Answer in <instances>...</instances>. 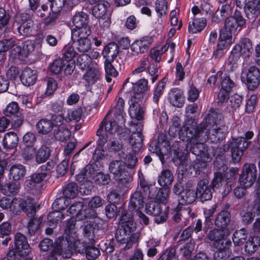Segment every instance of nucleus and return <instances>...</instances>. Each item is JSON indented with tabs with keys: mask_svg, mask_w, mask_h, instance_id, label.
Instances as JSON below:
<instances>
[{
	"mask_svg": "<svg viewBox=\"0 0 260 260\" xmlns=\"http://www.w3.org/2000/svg\"><path fill=\"white\" fill-rule=\"evenodd\" d=\"M230 213L226 210L221 211L216 217L215 223L216 226L221 229H227L226 226L230 221Z\"/></svg>",
	"mask_w": 260,
	"mask_h": 260,
	"instance_id": "ea45409f",
	"label": "nucleus"
},
{
	"mask_svg": "<svg viewBox=\"0 0 260 260\" xmlns=\"http://www.w3.org/2000/svg\"><path fill=\"white\" fill-rule=\"evenodd\" d=\"M234 51L243 57H249L253 52L252 43L248 39H243L239 44L235 46Z\"/></svg>",
	"mask_w": 260,
	"mask_h": 260,
	"instance_id": "393cba45",
	"label": "nucleus"
},
{
	"mask_svg": "<svg viewBox=\"0 0 260 260\" xmlns=\"http://www.w3.org/2000/svg\"><path fill=\"white\" fill-rule=\"evenodd\" d=\"M19 107L16 102L10 103L3 110L4 114L7 116H11L17 114L19 111Z\"/></svg>",
	"mask_w": 260,
	"mask_h": 260,
	"instance_id": "bf43d9fd",
	"label": "nucleus"
},
{
	"mask_svg": "<svg viewBox=\"0 0 260 260\" xmlns=\"http://www.w3.org/2000/svg\"><path fill=\"white\" fill-rule=\"evenodd\" d=\"M138 126L139 129H136V132H133L129 138V143L131 146L133 153L127 151V148L118 140H113L107 145L109 151L116 153L119 158L125 161L127 167L133 169L137 162V158L135 153L138 152L142 146V135L141 133L142 126L141 124L133 125L131 129L136 128Z\"/></svg>",
	"mask_w": 260,
	"mask_h": 260,
	"instance_id": "f03ea898",
	"label": "nucleus"
},
{
	"mask_svg": "<svg viewBox=\"0 0 260 260\" xmlns=\"http://www.w3.org/2000/svg\"><path fill=\"white\" fill-rule=\"evenodd\" d=\"M242 100V97L237 94L231 96L227 106L229 111L232 112L236 111L240 107Z\"/></svg>",
	"mask_w": 260,
	"mask_h": 260,
	"instance_id": "8fccbe9b",
	"label": "nucleus"
},
{
	"mask_svg": "<svg viewBox=\"0 0 260 260\" xmlns=\"http://www.w3.org/2000/svg\"><path fill=\"white\" fill-rule=\"evenodd\" d=\"M127 168H129L127 167L125 160L123 161L122 160H113L109 164L110 172L113 174L114 178L118 180L122 185H125L132 180V177Z\"/></svg>",
	"mask_w": 260,
	"mask_h": 260,
	"instance_id": "9d476101",
	"label": "nucleus"
},
{
	"mask_svg": "<svg viewBox=\"0 0 260 260\" xmlns=\"http://www.w3.org/2000/svg\"><path fill=\"white\" fill-rule=\"evenodd\" d=\"M54 136L59 141L68 140L71 136V132L65 124L57 125L54 122Z\"/></svg>",
	"mask_w": 260,
	"mask_h": 260,
	"instance_id": "7c9ffc66",
	"label": "nucleus"
},
{
	"mask_svg": "<svg viewBox=\"0 0 260 260\" xmlns=\"http://www.w3.org/2000/svg\"><path fill=\"white\" fill-rule=\"evenodd\" d=\"M256 177V168L254 165H245L244 166L239 182L243 187H250L254 183Z\"/></svg>",
	"mask_w": 260,
	"mask_h": 260,
	"instance_id": "2eb2a0df",
	"label": "nucleus"
},
{
	"mask_svg": "<svg viewBox=\"0 0 260 260\" xmlns=\"http://www.w3.org/2000/svg\"><path fill=\"white\" fill-rule=\"evenodd\" d=\"M121 212L119 224L123 228L122 231L117 232L115 238L120 245L125 244L122 247L128 249L136 242L139 237V233H133L136 229V223L134 221L133 216L130 212L125 211L123 208H120L118 213Z\"/></svg>",
	"mask_w": 260,
	"mask_h": 260,
	"instance_id": "7ed1b4c3",
	"label": "nucleus"
},
{
	"mask_svg": "<svg viewBox=\"0 0 260 260\" xmlns=\"http://www.w3.org/2000/svg\"><path fill=\"white\" fill-rule=\"evenodd\" d=\"M91 62H96L95 61H90V57L86 54H82L78 57L77 59V64L79 66L82 70H84L88 68Z\"/></svg>",
	"mask_w": 260,
	"mask_h": 260,
	"instance_id": "6e6d98bb",
	"label": "nucleus"
},
{
	"mask_svg": "<svg viewBox=\"0 0 260 260\" xmlns=\"http://www.w3.org/2000/svg\"><path fill=\"white\" fill-rule=\"evenodd\" d=\"M95 165H88L85 168V171L77 175V180L80 182L90 181L93 178L95 182L100 185L108 184L110 178L108 174L102 172H96L94 170Z\"/></svg>",
	"mask_w": 260,
	"mask_h": 260,
	"instance_id": "1a4fd4ad",
	"label": "nucleus"
},
{
	"mask_svg": "<svg viewBox=\"0 0 260 260\" xmlns=\"http://www.w3.org/2000/svg\"><path fill=\"white\" fill-rule=\"evenodd\" d=\"M197 195L198 194L202 201L209 200L212 195L211 188L209 186V181L207 179L200 180L198 183Z\"/></svg>",
	"mask_w": 260,
	"mask_h": 260,
	"instance_id": "b1692460",
	"label": "nucleus"
},
{
	"mask_svg": "<svg viewBox=\"0 0 260 260\" xmlns=\"http://www.w3.org/2000/svg\"><path fill=\"white\" fill-rule=\"evenodd\" d=\"M165 79H163L161 81L158 82L157 86L154 88L153 100L156 104L158 103L159 98L163 93V89L165 86Z\"/></svg>",
	"mask_w": 260,
	"mask_h": 260,
	"instance_id": "4d7b16f0",
	"label": "nucleus"
},
{
	"mask_svg": "<svg viewBox=\"0 0 260 260\" xmlns=\"http://www.w3.org/2000/svg\"><path fill=\"white\" fill-rule=\"evenodd\" d=\"M8 50H10L11 55L14 57H16L20 54H22V49L20 45V42H16L13 40V43L9 46Z\"/></svg>",
	"mask_w": 260,
	"mask_h": 260,
	"instance_id": "e2e57ef3",
	"label": "nucleus"
},
{
	"mask_svg": "<svg viewBox=\"0 0 260 260\" xmlns=\"http://www.w3.org/2000/svg\"><path fill=\"white\" fill-rule=\"evenodd\" d=\"M48 175L47 172L32 174L25 182V189L32 194H38L43 186V181Z\"/></svg>",
	"mask_w": 260,
	"mask_h": 260,
	"instance_id": "f8f14e48",
	"label": "nucleus"
},
{
	"mask_svg": "<svg viewBox=\"0 0 260 260\" xmlns=\"http://www.w3.org/2000/svg\"><path fill=\"white\" fill-rule=\"evenodd\" d=\"M148 81L145 79H140L133 84L134 95L132 97L133 100H138L141 103H144L148 98L147 91L148 90Z\"/></svg>",
	"mask_w": 260,
	"mask_h": 260,
	"instance_id": "6ab92c4d",
	"label": "nucleus"
},
{
	"mask_svg": "<svg viewBox=\"0 0 260 260\" xmlns=\"http://www.w3.org/2000/svg\"><path fill=\"white\" fill-rule=\"evenodd\" d=\"M18 142V138L14 132L6 133L3 140L4 147L8 149H14L16 148Z\"/></svg>",
	"mask_w": 260,
	"mask_h": 260,
	"instance_id": "c9c22d12",
	"label": "nucleus"
},
{
	"mask_svg": "<svg viewBox=\"0 0 260 260\" xmlns=\"http://www.w3.org/2000/svg\"><path fill=\"white\" fill-rule=\"evenodd\" d=\"M207 22L204 18H194L188 24V31L190 33L196 34L201 31L206 26Z\"/></svg>",
	"mask_w": 260,
	"mask_h": 260,
	"instance_id": "4c0bfd02",
	"label": "nucleus"
},
{
	"mask_svg": "<svg viewBox=\"0 0 260 260\" xmlns=\"http://www.w3.org/2000/svg\"><path fill=\"white\" fill-rule=\"evenodd\" d=\"M170 190L167 187L160 188L156 196V199L161 203L150 202L145 207L146 212L154 217V221L157 223L165 222L168 217L169 209L165 205L169 196Z\"/></svg>",
	"mask_w": 260,
	"mask_h": 260,
	"instance_id": "20e7f679",
	"label": "nucleus"
},
{
	"mask_svg": "<svg viewBox=\"0 0 260 260\" xmlns=\"http://www.w3.org/2000/svg\"><path fill=\"white\" fill-rule=\"evenodd\" d=\"M172 173L168 170H162L158 177V182L161 186L167 187L170 185L173 181Z\"/></svg>",
	"mask_w": 260,
	"mask_h": 260,
	"instance_id": "a18cd8bd",
	"label": "nucleus"
},
{
	"mask_svg": "<svg viewBox=\"0 0 260 260\" xmlns=\"http://www.w3.org/2000/svg\"><path fill=\"white\" fill-rule=\"evenodd\" d=\"M153 41V38L149 36H145L135 40L131 45V56H136L147 51Z\"/></svg>",
	"mask_w": 260,
	"mask_h": 260,
	"instance_id": "f3484780",
	"label": "nucleus"
},
{
	"mask_svg": "<svg viewBox=\"0 0 260 260\" xmlns=\"http://www.w3.org/2000/svg\"><path fill=\"white\" fill-rule=\"evenodd\" d=\"M72 22L75 26L74 29L90 27L88 25V15L83 12H79L76 13L73 16Z\"/></svg>",
	"mask_w": 260,
	"mask_h": 260,
	"instance_id": "473e14b6",
	"label": "nucleus"
},
{
	"mask_svg": "<svg viewBox=\"0 0 260 260\" xmlns=\"http://www.w3.org/2000/svg\"><path fill=\"white\" fill-rule=\"evenodd\" d=\"M78 212L79 211H77V213L73 215L69 213L68 210H67L68 215L72 216V218L67 221L66 229L65 230L66 233L68 234L66 239L69 249L66 251H61L58 250L57 249H55L53 251L55 253L62 255V257L65 258L70 257L72 254L73 251L76 252L81 253L83 252L84 250V246L78 240V236L75 230L76 222L74 217V215H75L76 219L80 220V219L77 218V214Z\"/></svg>",
	"mask_w": 260,
	"mask_h": 260,
	"instance_id": "39448f33",
	"label": "nucleus"
},
{
	"mask_svg": "<svg viewBox=\"0 0 260 260\" xmlns=\"http://www.w3.org/2000/svg\"><path fill=\"white\" fill-rule=\"evenodd\" d=\"M252 131H248L244 137L233 139L231 143L232 157L234 162H238L241 160L243 151L248 147L251 142L249 141L253 137Z\"/></svg>",
	"mask_w": 260,
	"mask_h": 260,
	"instance_id": "6e6552de",
	"label": "nucleus"
},
{
	"mask_svg": "<svg viewBox=\"0 0 260 260\" xmlns=\"http://www.w3.org/2000/svg\"><path fill=\"white\" fill-rule=\"evenodd\" d=\"M144 206V199L142 194L139 191L135 192L131 198L129 203V208L132 210H137L142 208Z\"/></svg>",
	"mask_w": 260,
	"mask_h": 260,
	"instance_id": "f704fd0d",
	"label": "nucleus"
},
{
	"mask_svg": "<svg viewBox=\"0 0 260 260\" xmlns=\"http://www.w3.org/2000/svg\"><path fill=\"white\" fill-rule=\"evenodd\" d=\"M83 220L89 219L84 222L83 226V233L86 237H89L91 234H93L99 228L102 226L103 220L99 218H84V214L82 215Z\"/></svg>",
	"mask_w": 260,
	"mask_h": 260,
	"instance_id": "4be33fe9",
	"label": "nucleus"
},
{
	"mask_svg": "<svg viewBox=\"0 0 260 260\" xmlns=\"http://www.w3.org/2000/svg\"><path fill=\"white\" fill-rule=\"evenodd\" d=\"M53 128H54V121L52 122L46 119L40 120L37 124L38 132L43 135L49 133Z\"/></svg>",
	"mask_w": 260,
	"mask_h": 260,
	"instance_id": "58836bf2",
	"label": "nucleus"
},
{
	"mask_svg": "<svg viewBox=\"0 0 260 260\" xmlns=\"http://www.w3.org/2000/svg\"><path fill=\"white\" fill-rule=\"evenodd\" d=\"M105 123L103 124V128L101 131H100V133L99 134H98V132H96L97 135L100 136L102 135V136L100 137L98 142H97V147L96 148H103V147L107 142V137H108L109 135L113 134L114 133L119 132L120 128H118L117 130L115 132H114L113 133H111L109 132H108L106 131L105 129ZM98 132V131H97Z\"/></svg>",
	"mask_w": 260,
	"mask_h": 260,
	"instance_id": "864d4df0",
	"label": "nucleus"
},
{
	"mask_svg": "<svg viewBox=\"0 0 260 260\" xmlns=\"http://www.w3.org/2000/svg\"><path fill=\"white\" fill-rule=\"evenodd\" d=\"M143 103L139 102L138 100L135 101L131 98L129 109V114L132 119L141 120L144 117L145 110L142 106Z\"/></svg>",
	"mask_w": 260,
	"mask_h": 260,
	"instance_id": "5701e85b",
	"label": "nucleus"
},
{
	"mask_svg": "<svg viewBox=\"0 0 260 260\" xmlns=\"http://www.w3.org/2000/svg\"><path fill=\"white\" fill-rule=\"evenodd\" d=\"M11 211L17 214L21 211L27 212V214H30L33 216L36 214L35 206L32 201H29L28 203L21 198H15L11 201Z\"/></svg>",
	"mask_w": 260,
	"mask_h": 260,
	"instance_id": "dca6fc26",
	"label": "nucleus"
},
{
	"mask_svg": "<svg viewBox=\"0 0 260 260\" xmlns=\"http://www.w3.org/2000/svg\"><path fill=\"white\" fill-rule=\"evenodd\" d=\"M64 218V215L62 212L53 211L49 214L48 219L50 223L56 224Z\"/></svg>",
	"mask_w": 260,
	"mask_h": 260,
	"instance_id": "774afa93",
	"label": "nucleus"
},
{
	"mask_svg": "<svg viewBox=\"0 0 260 260\" xmlns=\"http://www.w3.org/2000/svg\"><path fill=\"white\" fill-rule=\"evenodd\" d=\"M37 75L36 71L29 68H25L22 72L20 79L22 83L26 86H30L35 83Z\"/></svg>",
	"mask_w": 260,
	"mask_h": 260,
	"instance_id": "c85d7f7f",
	"label": "nucleus"
},
{
	"mask_svg": "<svg viewBox=\"0 0 260 260\" xmlns=\"http://www.w3.org/2000/svg\"><path fill=\"white\" fill-rule=\"evenodd\" d=\"M102 71L98 62H91L83 76V79L89 84H93L100 80Z\"/></svg>",
	"mask_w": 260,
	"mask_h": 260,
	"instance_id": "a211bd4d",
	"label": "nucleus"
},
{
	"mask_svg": "<svg viewBox=\"0 0 260 260\" xmlns=\"http://www.w3.org/2000/svg\"><path fill=\"white\" fill-rule=\"evenodd\" d=\"M230 235L229 229H214L211 231L208 235L210 240L218 242L226 238Z\"/></svg>",
	"mask_w": 260,
	"mask_h": 260,
	"instance_id": "c03bdc74",
	"label": "nucleus"
},
{
	"mask_svg": "<svg viewBox=\"0 0 260 260\" xmlns=\"http://www.w3.org/2000/svg\"><path fill=\"white\" fill-rule=\"evenodd\" d=\"M257 243L258 237H250L248 241L246 242L245 245V250L249 253H252L255 251L257 249V244H255L254 241Z\"/></svg>",
	"mask_w": 260,
	"mask_h": 260,
	"instance_id": "052dcab7",
	"label": "nucleus"
},
{
	"mask_svg": "<svg viewBox=\"0 0 260 260\" xmlns=\"http://www.w3.org/2000/svg\"><path fill=\"white\" fill-rule=\"evenodd\" d=\"M242 81L249 90L255 89L260 83V72L255 67H250L247 71H243L241 75Z\"/></svg>",
	"mask_w": 260,
	"mask_h": 260,
	"instance_id": "ddd939ff",
	"label": "nucleus"
},
{
	"mask_svg": "<svg viewBox=\"0 0 260 260\" xmlns=\"http://www.w3.org/2000/svg\"><path fill=\"white\" fill-rule=\"evenodd\" d=\"M35 214L31 216L30 214L27 215L29 217H31L28 223V230L29 233L32 234L39 229L41 223L40 220L35 217Z\"/></svg>",
	"mask_w": 260,
	"mask_h": 260,
	"instance_id": "13d9d810",
	"label": "nucleus"
},
{
	"mask_svg": "<svg viewBox=\"0 0 260 260\" xmlns=\"http://www.w3.org/2000/svg\"><path fill=\"white\" fill-rule=\"evenodd\" d=\"M119 53V46L115 43H112L108 44L104 49L103 55L104 57L107 58L109 60L111 58L113 60Z\"/></svg>",
	"mask_w": 260,
	"mask_h": 260,
	"instance_id": "79ce46f5",
	"label": "nucleus"
},
{
	"mask_svg": "<svg viewBox=\"0 0 260 260\" xmlns=\"http://www.w3.org/2000/svg\"><path fill=\"white\" fill-rule=\"evenodd\" d=\"M124 101L121 98H119L117 101L116 105L107 114L106 117L102 122L98 134L103 128V124L105 123V129L111 133H113L121 127L119 124H123L124 123Z\"/></svg>",
	"mask_w": 260,
	"mask_h": 260,
	"instance_id": "423d86ee",
	"label": "nucleus"
},
{
	"mask_svg": "<svg viewBox=\"0 0 260 260\" xmlns=\"http://www.w3.org/2000/svg\"><path fill=\"white\" fill-rule=\"evenodd\" d=\"M73 45L77 51L82 53L88 51L91 47V43L89 39L79 41H73Z\"/></svg>",
	"mask_w": 260,
	"mask_h": 260,
	"instance_id": "09e8293b",
	"label": "nucleus"
},
{
	"mask_svg": "<svg viewBox=\"0 0 260 260\" xmlns=\"http://www.w3.org/2000/svg\"><path fill=\"white\" fill-rule=\"evenodd\" d=\"M149 150L153 153H155L159 157V159L162 162L164 163V155L168 154L171 151V148L167 142H164L159 144V146H155L154 148L152 144L149 147Z\"/></svg>",
	"mask_w": 260,
	"mask_h": 260,
	"instance_id": "cd10ccee",
	"label": "nucleus"
},
{
	"mask_svg": "<svg viewBox=\"0 0 260 260\" xmlns=\"http://www.w3.org/2000/svg\"><path fill=\"white\" fill-rule=\"evenodd\" d=\"M63 65V61L61 59H56L50 65V70L51 72L58 74L62 70Z\"/></svg>",
	"mask_w": 260,
	"mask_h": 260,
	"instance_id": "338daca9",
	"label": "nucleus"
},
{
	"mask_svg": "<svg viewBox=\"0 0 260 260\" xmlns=\"http://www.w3.org/2000/svg\"><path fill=\"white\" fill-rule=\"evenodd\" d=\"M197 197V193L193 190L184 189L179 197V206L193 203L196 201Z\"/></svg>",
	"mask_w": 260,
	"mask_h": 260,
	"instance_id": "2f4dec72",
	"label": "nucleus"
},
{
	"mask_svg": "<svg viewBox=\"0 0 260 260\" xmlns=\"http://www.w3.org/2000/svg\"><path fill=\"white\" fill-rule=\"evenodd\" d=\"M234 42L235 38L231 35V34L220 30L216 48L213 52V56L216 58H222Z\"/></svg>",
	"mask_w": 260,
	"mask_h": 260,
	"instance_id": "9b49d317",
	"label": "nucleus"
},
{
	"mask_svg": "<svg viewBox=\"0 0 260 260\" xmlns=\"http://www.w3.org/2000/svg\"><path fill=\"white\" fill-rule=\"evenodd\" d=\"M220 115L214 111H210L206 118L205 122L197 126L196 122L192 120L186 121L180 128V120L177 116L173 117V123L169 128V135L175 137L177 134L183 141L188 142L192 153L197 156V159L205 163L210 161L213 154L206 147L204 142L207 140L216 143L225 137V128H219L217 126L218 118Z\"/></svg>",
	"mask_w": 260,
	"mask_h": 260,
	"instance_id": "f257e3e1",
	"label": "nucleus"
},
{
	"mask_svg": "<svg viewBox=\"0 0 260 260\" xmlns=\"http://www.w3.org/2000/svg\"><path fill=\"white\" fill-rule=\"evenodd\" d=\"M109 6V3L107 1H102L101 3L95 4L92 10L93 15L98 18L106 16L107 10Z\"/></svg>",
	"mask_w": 260,
	"mask_h": 260,
	"instance_id": "a19ab883",
	"label": "nucleus"
},
{
	"mask_svg": "<svg viewBox=\"0 0 260 260\" xmlns=\"http://www.w3.org/2000/svg\"><path fill=\"white\" fill-rule=\"evenodd\" d=\"M50 144L45 142L36 152V161L38 164L45 162L50 155Z\"/></svg>",
	"mask_w": 260,
	"mask_h": 260,
	"instance_id": "72a5a7b5",
	"label": "nucleus"
},
{
	"mask_svg": "<svg viewBox=\"0 0 260 260\" xmlns=\"http://www.w3.org/2000/svg\"><path fill=\"white\" fill-rule=\"evenodd\" d=\"M232 8L229 4L223 5L220 10L217 11L216 14L212 18L214 21H220L231 13Z\"/></svg>",
	"mask_w": 260,
	"mask_h": 260,
	"instance_id": "de8ad7c7",
	"label": "nucleus"
},
{
	"mask_svg": "<svg viewBox=\"0 0 260 260\" xmlns=\"http://www.w3.org/2000/svg\"><path fill=\"white\" fill-rule=\"evenodd\" d=\"M245 21L243 17L239 14L231 16L226 19L224 27L221 30L231 34L232 36L236 35L245 24Z\"/></svg>",
	"mask_w": 260,
	"mask_h": 260,
	"instance_id": "4468645a",
	"label": "nucleus"
},
{
	"mask_svg": "<svg viewBox=\"0 0 260 260\" xmlns=\"http://www.w3.org/2000/svg\"><path fill=\"white\" fill-rule=\"evenodd\" d=\"M15 246L16 247V252L20 256L19 259L27 260L28 258L24 257L28 253V248L29 245L28 244L26 237L22 234L17 233L15 236Z\"/></svg>",
	"mask_w": 260,
	"mask_h": 260,
	"instance_id": "412c9836",
	"label": "nucleus"
},
{
	"mask_svg": "<svg viewBox=\"0 0 260 260\" xmlns=\"http://www.w3.org/2000/svg\"><path fill=\"white\" fill-rule=\"evenodd\" d=\"M246 238V230L245 229H241L234 233L233 241L235 245L240 246L244 243Z\"/></svg>",
	"mask_w": 260,
	"mask_h": 260,
	"instance_id": "3c124183",
	"label": "nucleus"
},
{
	"mask_svg": "<svg viewBox=\"0 0 260 260\" xmlns=\"http://www.w3.org/2000/svg\"><path fill=\"white\" fill-rule=\"evenodd\" d=\"M244 9L247 17L249 19L254 18L259 13L260 0H247Z\"/></svg>",
	"mask_w": 260,
	"mask_h": 260,
	"instance_id": "bb28decb",
	"label": "nucleus"
},
{
	"mask_svg": "<svg viewBox=\"0 0 260 260\" xmlns=\"http://www.w3.org/2000/svg\"><path fill=\"white\" fill-rule=\"evenodd\" d=\"M49 1L51 3V10L53 13H59L63 7H66L68 9H71L74 7L68 5L69 0H49Z\"/></svg>",
	"mask_w": 260,
	"mask_h": 260,
	"instance_id": "49530a36",
	"label": "nucleus"
},
{
	"mask_svg": "<svg viewBox=\"0 0 260 260\" xmlns=\"http://www.w3.org/2000/svg\"><path fill=\"white\" fill-rule=\"evenodd\" d=\"M19 184L17 182H12L7 184L2 188V191L5 194L16 193L19 189Z\"/></svg>",
	"mask_w": 260,
	"mask_h": 260,
	"instance_id": "680f3d73",
	"label": "nucleus"
},
{
	"mask_svg": "<svg viewBox=\"0 0 260 260\" xmlns=\"http://www.w3.org/2000/svg\"><path fill=\"white\" fill-rule=\"evenodd\" d=\"M91 34L90 27H83L82 28L73 29L72 30V41H81L89 39V36Z\"/></svg>",
	"mask_w": 260,
	"mask_h": 260,
	"instance_id": "e433bc0d",
	"label": "nucleus"
},
{
	"mask_svg": "<svg viewBox=\"0 0 260 260\" xmlns=\"http://www.w3.org/2000/svg\"><path fill=\"white\" fill-rule=\"evenodd\" d=\"M76 54L77 52L75 50L74 46L69 45L65 47L63 57L67 61H74L73 59Z\"/></svg>",
	"mask_w": 260,
	"mask_h": 260,
	"instance_id": "0e129e2a",
	"label": "nucleus"
},
{
	"mask_svg": "<svg viewBox=\"0 0 260 260\" xmlns=\"http://www.w3.org/2000/svg\"><path fill=\"white\" fill-rule=\"evenodd\" d=\"M147 63V60L145 59L142 61L140 66L135 69L126 79L124 83V86L126 85L127 82H129V81H131L132 84H133V82L139 78L141 76L142 73L145 71Z\"/></svg>",
	"mask_w": 260,
	"mask_h": 260,
	"instance_id": "37998d69",
	"label": "nucleus"
},
{
	"mask_svg": "<svg viewBox=\"0 0 260 260\" xmlns=\"http://www.w3.org/2000/svg\"><path fill=\"white\" fill-rule=\"evenodd\" d=\"M155 4V9L158 17L161 18L167 14L168 7L166 0H157Z\"/></svg>",
	"mask_w": 260,
	"mask_h": 260,
	"instance_id": "5fc2aeb1",
	"label": "nucleus"
},
{
	"mask_svg": "<svg viewBox=\"0 0 260 260\" xmlns=\"http://www.w3.org/2000/svg\"><path fill=\"white\" fill-rule=\"evenodd\" d=\"M26 173L25 167L20 164L11 165L9 169V175L14 180H19L25 176Z\"/></svg>",
	"mask_w": 260,
	"mask_h": 260,
	"instance_id": "c756f323",
	"label": "nucleus"
},
{
	"mask_svg": "<svg viewBox=\"0 0 260 260\" xmlns=\"http://www.w3.org/2000/svg\"><path fill=\"white\" fill-rule=\"evenodd\" d=\"M83 202L72 204L68 209V212L71 214H76L77 211H79L77 214V218L79 219H83L82 215L84 214V217L85 218H95L97 216V213L94 208H99L103 205V200L99 197H94L88 203L89 208L85 205V202L87 203L86 201L83 200Z\"/></svg>",
	"mask_w": 260,
	"mask_h": 260,
	"instance_id": "0eeeda50",
	"label": "nucleus"
},
{
	"mask_svg": "<svg viewBox=\"0 0 260 260\" xmlns=\"http://www.w3.org/2000/svg\"><path fill=\"white\" fill-rule=\"evenodd\" d=\"M183 92L178 88H173L168 93V100L173 106L181 108L184 104Z\"/></svg>",
	"mask_w": 260,
	"mask_h": 260,
	"instance_id": "a878e982",
	"label": "nucleus"
},
{
	"mask_svg": "<svg viewBox=\"0 0 260 260\" xmlns=\"http://www.w3.org/2000/svg\"><path fill=\"white\" fill-rule=\"evenodd\" d=\"M78 193V187L76 183H69L63 190V195L66 198H74Z\"/></svg>",
	"mask_w": 260,
	"mask_h": 260,
	"instance_id": "603ef678",
	"label": "nucleus"
},
{
	"mask_svg": "<svg viewBox=\"0 0 260 260\" xmlns=\"http://www.w3.org/2000/svg\"><path fill=\"white\" fill-rule=\"evenodd\" d=\"M81 117L80 110L68 109L63 115L59 114L53 118V120L57 125L65 124V122L79 121Z\"/></svg>",
	"mask_w": 260,
	"mask_h": 260,
	"instance_id": "aec40b11",
	"label": "nucleus"
},
{
	"mask_svg": "<svg viewBox=\"0 0 260 260\" xmlns=\"http://www.w3.org/2000/svg\"><path fill=\"white\" fill-rule=\"evenodd\" d=\"M221 83V89L226 91H231L232 88L234 85V82L230 79L228 76L222 77L220 80Z\"/></svg>",
	"mask_w": 260,
	"mask_h": 260,
	"instance_id": "69168bd1",
	"label": "nucleus"
}]
</instances>
